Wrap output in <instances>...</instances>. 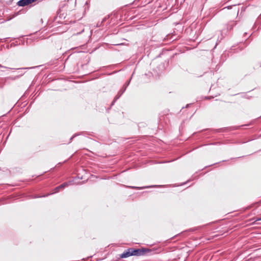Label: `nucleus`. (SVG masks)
Wrapping results in <instances>:
<instances>
[{"mask_svg": "<svg viewBox=\"0 0 261 261\" xmlns=\"http://www.w3.org/2000/svg\"><path fill=\"white\" fill-rule=\"evenodd\" d=\"M132 249H130L128 250L127 251L124 252L123 254H122L121 256L122 258L127 257L129 256L133 255V254H132Z\"/></svg>", "mask_w": 261, "mask_h": 261, "instance_id": "3", "label": "nucleus"}, {"mask_svg": "<svg viewBox=\"0 0 261 261\" xmlns=\"http://www.w3.org/2000/svg\"><path fill=\"white\" fill-rule=\"evenodd\" d=\"M132 251V254H133V255H142L145 253L147 252V250L142 248V249H131Z\"/></svg>", "mask_w": 261, "mask_h": 261, "instance_id": "1", "label": "nucleus"}, {"mask_svg": "<svg viewBox=\"0 0 261 261\" xmlns=\"http://www.w3.org/2000/svg\"><path fill=\"white\" fill-rule=\"evenodd\" d=\"M260 220H261V218L260 219Z\"/></svg>", "mask_w": 261, "mask_h": 261, "instance_id": "4", "label": "nucleus"}, {"mask_svg": "<svg viewBox=\"0 0 261 261\" xmlns=\"http://www.w3.org/2000/svg\"><path fill=\"white\" fill-rule=\"evenodd\" d=\"M37 0H20L18 2L19 6H25L29 4H32Z\"/></svg>", "mask_w": 261, "mask_h": 261, "instance_id": "2", "label": "nucleus"}]
</instances>
